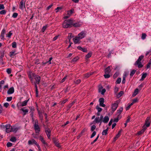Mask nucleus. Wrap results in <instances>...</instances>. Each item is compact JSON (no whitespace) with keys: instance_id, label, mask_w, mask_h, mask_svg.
<instances>
[{"instance_id":"ea45409f","label":"nucleus","mask_w":151,"mask_h":151,"mask_svg":"<svg viewBox=\"0 0 151 151\" xmlns=\"http://www.w3.org/2000/svg\"><path fill=\"white\" fill-rule=\"evenodd\" d=\"M120 119V117H119V116L118 115V116L116 118H115L114 119V122H117L119 121V119Z\"/></svg>"},{"instance_id":"aec40b11","label":"nucleus","mask_w":151,"mask_h":151,"mask_svg":"<svg viewBox=\"0 0 151 151\" xmlns=\"http://www.w3.org/2000/svg\"><path fill=\"white\" fill-rule=\"evenodd\" d=\"M111 71V70L110 69V67L108 66L105 70V73H109Z\"/></svg>"},{"instance_id":"6e6d98bb","label":"nucleus","mask_w":151,"mask_h":151,"mask_svg":"<svg viewBox=\"0 0 151 151\" xmlns=\"http://www.w3.org/2000/svg\"><path fill=\"white\" fill-rule=\"evenodd\" d=\"M47 28V26H43V27H42V31L43 32H44L45 31V29H46Z\"/></svg>"},{"instance_id":"f8f14e48","label":"nucleus","mask_w":151,"mask_h":151,"mask_svg":"<svg viewBox=\"0 0 151 151\" xmlns=\"http://www.w3.org/2000/svg\"><path fill=\"white\" fill-rule=\"evenodd\" d=\"M53 142L55 145L58 147L60 148V143H58V140L56 139H53Z\"/></svg>"},{"instance_id":"a878e982","label":"nucleus","mask_w":151,"mask_h":151,"mask_svg":"<svg viewBox=\"0 0 151 151\" xmlns=\"http://www.w3.org/2000/svg\"><path fill=\"white\" fill-rule=\"evenodd\" d=\"M139 91V90L138 88H136L134 91V93L132 94V96H134L136 95L138 93Z\"/></svg>"},{"instance_id":"6e6552de","label":"nucleus","mask_w":151,"mask_h":151,"mask_svg":"<svg viewBox=\"0 0 151 151\" xmlns=\"http://www.w3.org/2000/svg\"><path fill=\"white\" fill-rule=\"evenodd\" d=\"M150 117H147L145 121V124L144 125L143 127H145V126H146L147 127H149L150 125Z\"/></svg>"},{"instance_id":"f3484780","label":"nucleus","mask_w":151,"mask_h":151,"mask_svg":"<svg viewBox=\"0 0 151 151\" xmlns=\"http://www.w3.org/2000/svg\"><path fill=\"white\" fill-rule=\"evenodd\" d=\"M28 143L29 145L35 144L36 145L38 144L37 142H36L35 140L34 139H32L31 140H29L28 142Z\"/></svg>"},{"instance_id":"8fccbe9b","label":"nucleus","mask_w":151,"mask_h":151,"mask_svg":"<svg viewBox=\"0 0 151 151\" xmlns=\"http://www.w3.org/2000/svg\"><path fill=\"white\" fill-rule=\"evenodd\" d=\"M99 137V134L97 136V137L96 138V139L94 140L93 142H92L91 143V144H93L94 142H96V141L98 139Z\"/></svg>"},{"instance_id":"37998d69","label":"nucleus","mask_w":151,"mask_h":151,"mask_svg":"<svg viewBox=\"0 0 151 151\" xmlns=\"http://www.w3.org/2000/svg\"><path fill=\"white\" fill-rule=\"evenodd\" d=\"M15 53V51L10 52L9 53L10 57H12L14 55Z\"/></svg>"},{"instance_id":"69168bd1","label":"nucleus","mask_w":151,"mask_h":151,"mask_svg":"<svg viewBox=\"0 0 151 151\" xmlns=\"http://www.w3.org/2000/svg\"><path fill=\"white\" fill-rule=\"evenodd\" d=\"M62 9V8L60 7H58L56 9V10H57L56 12H57L61 10Z\"/></svg>"},{"instance_id":"0eeeda50","label":"nucleus","mask_w":151,"mask_h":151,"mask_svg":"<svg viewBox=\"0 0 151 151\" xmlns=\"http://www.w3.org/2000/svg\"><path fill=\"white\" fill-rule=\"evenodd\" d=\"M86 35L85 32L82 31L78 34L77 36L79 38V39L81 40L85 37Z\"/></svg>"},{"instance_id":"79ce46f5","label":"nucleus","mask_w":151,"mask_h":151,"mask_svg":"<svg viewBox=\"0 0 151 151\" xmlns=\"http://www.w3.org/2000/svg\"><path fill=\"white\" fill-rule=\"evenodd\" d=\"M12 34V33L10 31L8 34H6V37L9 38H10Z\"/></svg>"},{"instance_id":"338daca9","label":"nucleus","mask_w":151,"mask_h":151,"mask_svg":"<svg viewBox=\"0 0 151 151\" xmlns=\"http://www.w3.org/2000/svg\"><path fill=\"white\" fill-rule=\"evenodd\" d=\"M112 122H113V119H111L110 120V121H109V124H108V125L109 126H110V125H111L112 124Z\"/></svg>"},{"instance_id":"bb28decb","label":"nucleus","mask_w":151,"mask_h":151,"mask_svg":"<svg viewBox=\"0 0 151 151\" xmlns=\"http://www.w3.org/2000/svg\"><path fill=\"white\" fill-rule=\"evenodd\" d=\"M92 74L91 73H87L84 75V78H87Z\"/></svg>"},{"instance_id":"4c0bfd02","label":"nucleus","mask_w":151,"mask_h":151,"mask_svg":"<svg viewBox=\"0 0 151 151\" xmlns=\"http://www.w3.org/2000/svg\"><path fill=\"white\" fill-rule=\"evenodd\" d=\"M21 110L24 113V115H25L26 113H27L28 111V110L27 109H21Z\"/></svg>"},{"instance_id":"ddd939ff","label":"nucleus","mask_w":151,"mask_h":151,"mask_svg":"<svg viewBox=\"0 0 151 151\" xmlns=\"http://www.w3.org/2000/svg\"><path fill=\"white\" fill-rule=\"evenodd\" d=\"M35 79L36 81V83L37 84H39L40 80V77L38 75H36L35 76Z\"/></svg>"},{"instance_id":"e433bc0d","label":"nucleus","mask_w":151,"mask_h":151,"mask_svg":"<svg viewBox=\"0 0 151 151\" xmlns=\"http://www.w3.org/2000/svg\"><path fill=\"white\" fill-rule=\"evenodd\" d=\"M79 59L78 57L73 58L72 60V62H76Z\"/></svg>"},{"instance_id":"393cba45","label":"nucleus","mask_w":151,"mask_h":151,"mask_svg":"<svg viewBox=\"0 0 151 151\" xmlns=\"http://www.w3.org/2000/svg\"><path fill=\"white\" fill-rule=\"evenodd\" d=\"M108 128H107L106 129L103 130L102 132V134L103 135H106L107 134L108 131Z\"/></svg>"},{"instance_id":"5fc2aeb1","label":"nucleus","mask_w":151,"mask_h":151,"mask_svg":"<svg viewBox=\"0 0 151 151\" xmlns=\"http://www.w3.org/2000/svg\"><path fill=\"white\" fill-rule=\"evenodd\" d=\"M12 97H8L7 98L6 101H11L12 99Z\"/></svg>"},{"instance_id":"72a5a7b5","label":"nucleus","mask_w":151,"mask_h":151,"mask_svg":"<svg viewBox=\"0 0 151 151\" xmlns=\"http://www.w3.org/2000/svg\"><path fill=\"white\" fill-rule=\"evenodd\" d=\"M104 76L106 78H109L110 77V75L109 73H105V74L104 75Z\"/></svg>"},{"instance_id":"20e7f679","label":"nucleus","mask_w":151,"mask_h":151,"mask_svg":"<svg viewBox=\"0 0 151 151\" xmlns=\"http://www.w3.org/2000/svg\"><path fill=\"white\" fill-rule=\"evenodd\" d=\"M144 57V56L142 55H141L139 56L138 60L136 61L134 64L135 65H137L138 67L139 68H141L143 66V65H142L141 61L143 58Z\"/></svg>"},{"instance_id":"4d7b16f0","label":"nucleus","mask_w":151,"mask_h":151,"mask_svg":"<svg viewBox=\"0 0 151 151\" xmlns=\"http://www.w3.org/2000/svg\"><path fill=\"white\" fill-rule=\"evenodd\" d=\"M6 145L7 147H9L12 146V144L11 142H8L7 143Z\"/></svg>"},{"instance_id":"c85d7f7f","label":"nucleus","mask_w":151,"mask_h":151,"mask_svg":"<svg viewBox=\"0 0 151 151\" xmlns=\"http://www.w3.org/2000/svg\"><path fill=\"white\" fill-rule=\"evenodd\" d=\"M73 11L74 10L73 9H72L70 10L69 11H68L67 14L68 15H69L70 16L73 13Z\"/></svg>"},{"instance_id":"0e129e2a","label":"nucleus","mask_w":151,"mask_h":151,"mask_svg":"<svg viewBox=\"0 0 151 151\" xmlns=\"http://www.w3.org/2000/svg\"><path fill=\"white\" fill-rule=\"evenodd\" d=\"M67 77V76H65L63 78L61 82L63 83V82H64L65 81V79H66Z\"/></svg>"},{"instance_id":"1a4fd4ad","label":"nucleus","mask_w":151,"mask_h":151,"mask_svg":"<svg viewBox=\"0 0 151 151\" xmlns=\"http://www.w3.org/2000/svg\"><path fill=\"white\" fill-rule=\"evenodd\" d=\"M34 129L35 130V132L37 134V135L39 133V132L40 131V128L38 125H34Z\"/></svg>"},{"instance_id":"f704fd0d","label":"nucleus","mask_w":151,"mask_h":151,"mask_svg":"<svg viewBox=\"0 0 151 151\" xmlns=\"http://www.w3.org/2000/svg\"><path fill=\"white\" fill-rule=\"evenodd\" d=\"M12 47L14 48H16L17 47V44L16 42H14L12 43Z\"/></svg>"},{"instance_id":"473e14b6","label":"nucleus","mask_w":151,"mask_h":151,"mask_svg":"<svg viewBox=\"0 0 151 151\" xmlns=\"http://www.w3.org/2000/svg\"><path fill=\"white\" fill-rule=\"evenodd\" d=\"M124 92L123 91H120L118 94L117 95V96L118 98L120 97L122 95H123Z\"/></svg>"},{"instance_id":"49530a36","label":"nucleus","mask_w":151,"mask_h":151,"mask_svg":"<svg viewBox=\"0 0 151 151\" xmlns=\"http://www.w3.org/2000/svg\"><path fill=\"white\" fill-rule=\"evenodd\" d=\"M121 81V78H119L117 80V81H116V83L117 84H119L120 83Z\"/></svg>"},{"instance_id":"f257e3e1","label":"nucleus","mask_w":151,"mask_h":151,"mask_svg":"<svg viewBox=\"0 0 151 151\" xmlns=\"http://www.w3.org/2000/svg\"><path fill=\"white\" fill-rule=\"evenodd\" d=\"M74 22V20L72 19L66 20L63 23V27L65 28L71 27L73 26Z\"/></svg>"},{"instance_id":"5701e85b","label":"nucleus","mask_w":151,"mask_h":151,"mask_svg":"<svg viewBox=\"0 0 151 151\" xmlns=\"http://www.w3.org/2000/svg\"><path fill=\"white\" fill-rule=\"evenodd\" d=\"M123 108L122 107H120L119 109L117 110V114L118 116H119L121 112L122 111Z\"/></svg>"},{"instance_id":"680f3d73","label":"nucleus","mask_w":151,"mask_h":151,"mask_svg":"<svg viewBox=\"0 0 151 151\" xmlns=\"http://www.w3.org/2000/svg\"><path fill=\"white\" fill-rule=\"evenodd\" d=\"M9 106V104L8 103H5L4 104V106L7 108Z\"/></svg>"},{"instance_id":"b1692460","label":"nucleus","mask_w":151,"mask_h":151,"mask_svg":"<svg viewBox=\"0 0 151 151\" xmlns=\"http://www.w3.org/2000/svg\"><path fill=\"white\" fill-rule=\"evenodd\" d=\"M29 100V99H28V100H27L24 101L22 103V104H21V106H25L26 105L27 103L28 102Z\"/></svg>"},{"instance_id":"e2e57ef3","label":"nucleus","mask_w":151,"mask_h":151,"mask_svg":"<svg viewBox=\"0 0 151 151\" xmlns=\"http://www.w3.org/2000/svg\"><path fill=\"white\" fill-rule=\"evenodd\" d=\"M106 90L104 88V89H102V91H101V94H104V93H105V92H106Z\"/></svg>"},{"instance_id":"a19ab883","label":"nucleus","mask_w":151,"mask_h":151,"mask_svg":"<svg viewBox=\"0 0 151 151\" xmlns=\"http://www.w3.org/2000/svg\"><path fill=\"white\" fill-rule=\"evenodd\" d=\"M92 53L91 52H89L87 54L86 56V58H90L91 55H92Z\"/></svg>"},{"instance_id":"774afa93","label":"nucleus","mask_w":151,"mask_h":151,"mask_svg":"<svg viewBox=\"0 0 151 151\" xmlns=\"http://www.w3.org/2000/svg\"><path fill=\"white\" fill-rule=\"evenodd\" d=\"M69 123V122L68 121H67L66 123H65L64 124H63L62 125V127H64L66 126L67 124H68Z\"/></svg>"},{"instance_id":"c756f323","label":"nucleus","mask_w":151,"mask_h":151,"mask_svg":"<svg viewBox=\"0 0 151 151\" xmlns=\"http://www.w3.org/2000/svg\"><path fill=\"white\" fill-rule=\"evenodd\" d=\"M147 73H144L143 74L142 78L141 79H140L141 80H143L147 76Z\"/></svg>"},{"instance_id":"13d9d810","label":"nucleus","mask_w":151,"mask_h":151,"mask_svg":"<svg viewBox=\"0 0 151 151\" xmlns=\"http://www.w3.org/2000/svg\"><path fill=\"white\" fill-rule=\"evenodd\" d=\"M4 9V7L3 4H0V10L3 9Z\"/></svg>"},{"instance_id":"bf43d9fd","label":"nucleus","mask_w":151,"mask_h":151,"mask_svg":"<svg viewBox=\"0 0 151 151\" xmlns=\"http://www.w3.org/2000/svg\"><path fill=\"white\" fill-rule=\"evenodd\" d=\"M6 72L8 74H10L11 72V69L10 68H8L6 70Z\"/></svg>"},{"instance_id":"58836bf2","label":"nucleus","mask_w":151,"mask_h":151,"mask_svg":"<svg viewBox=\"0 0 151 151\" xmlns=\"http://www.w3.org/2000/svg\"><path fill=\"white\" fill-rule=\"evenodd\" d=\"M146 36V35L145 34L143 33L142 34L141 38L142 40H144L145 39Z\"/></svg>"},{"instance_id":"9d476101","label":"nucleus","mask_w":151,"mask_h":151,"mask_svg":"<svg viewBox=\"0 0 151 151\" xmlns=\"http://www.w3.org/2000/svg\"><path fill=\"white\" fill-rule=\"evenodd\" d=\"M80 39H79V38L77 36L73 39V40L75 44L79 43H80Z\"/></svg>"},{"instance_id":"f03ea898","label":"nucleus","mask_w":151,"mask_h":151,"mask_svg":"<svg viewBox=\"0 0 151 151\" xmlns=\"http://www.w3.org/2000/svg\"><path fill=\"white\" fill-rule=\"evenodd\" d=\"M1 129L5 130L6 132L7 133L11 132L12 126L10 124H7L5 125L1 124Z\"/></svg>"},{"instance_id":"7ed1b4c3","label":"nucleus","mask_w":151,"mask_h":151,"mask_svg":"<svg viewBox=\"0 0 151 151\" xmlns=\"http://www.w3.org/2000/svg\"><path fill=\"white\" fill-rule=\"evenodd\" d=\"M103 118V116L102 115H101L100 117L99 116L96 117L93 121V123L91 124L100 123L99 125H100L102 122V120Z\"/></svg>"},{"instance_id":"6ab92c4d","label":"nucleus","mask_w":151,"mask_h":151,"mask_svg":"<svg viewBox=\"0 0 151 151\" xmlns=\"http://www.w3.org/2000/svg\"><path fill=\"white\" fill-rule=\"evenodd\" d=\"M77 48L80 50H81L82 51L84 52H86L87 51V50L85 48H83L81 47V46H79L77 47Z\"/></svg>"},{"instance_id":"09e8293b","label":"nucleus","mask_w":151,"mask_h":151,"mask_svg":"<svg viewBox=\"0 0 151 151\" xmlns=\"http://www.w3.org/2000/svg\"><path fill=\"white\" fill-rule=\"evenodd\" d=\"M6 13V11L3 10L0 11V14H4Z\"/></svg>"},{"instance_id":"a18cd8bd","label":"nucleus","mask_w":151,"mask_h":151,"mask_svg":"<svg viewBox=\"0 0 151 151\" xmlns=\"http://www.w3.org/2000/svg\"><path fill=\"white\" fill-rule=\"evenodd\" d=\"M151 65V59L150 60L149 62L147 65V68H150Z\"/></svg>"},{"instance_id":"dca6fc26","label":"nucleus","mask_w":151,"mask_h":151,"mask_svg":"<svg viewBox=\"0 0 151 151\" xmlns=\"http://www.w3.org/2000/svg\"><path fill=\"white\" fill-rule=\"evenodd\" d=\"M82 25L81 22H78L74 24L73 23V26L75 27H81Z\"/></svg>"},{"instance_id":"4be33fe9","label":"nucleus","mask_w":151,"mask_h":151,"mask_svg":"<svg viewBox=\"0 0 151 151\" xmlns=\"http://www.w3.org/2000/svg\"><path fill=\"white\" fill-rule=\"evenodd\" d=\"M40 139L42 142V143L44 144L45 145H47V144L46 142H45V140H44L43 138L41 136H40Z\"/></svg>"},{"instance_id":"9b49d317","label":"nucleus","mask_w":151,"mask_h":151,"mask_svg":"<svg viewBox=\"0 0 151 151\" xmlns=\"http://www.w3.org/2000/svg\"><path fill=\"white\" fill-rule=\"evenodd\" d=\"M99 105L100 106L103 107H105V104H104V99L103 98H100L99 99Z\"/></svg>"},{"instance_id":"052dcab7","label":"nucleus","mask_w":151,"mask_h":151,"mask_svg":"<svg viewBox=\"0 0 151 151\" xmlns=\"http://www.w3.org/2000/svg\"><path fill=\"white\" fill-rule=\"evenodd\" d=\"M81 81L80 79H78L75 81V83L76 84H78L81 82Z\"/></svg>"},{"instance_id":"412c9836","label":"nucleus","mask_w":151,"mask_h":151,"mask_svg":"<svg viewBox=\"0 0 151 151\" xmlns=\"http://www.w3.org/2000/svg\"><path fill=\"white\" fill-rule=\"evenodd\" d=\"M19 129L18 128L15 127H12L11 128V132H16Z\"/></svg>"},{"instance_id":"7c9ffc66","label":"nucleus","mask_w":151,"mask_h":151,"mask_svg":"<svg viewBox=\"0 0 151 151\" xmlns=\"http://www.w3.org/2000/svg\"><path fill=\"white\" fill-rule=\"evenodd\" d=\"M10 140L13 142H15L16 141V139L15 137H12L11 138Z\"/></svg>"},{"instance_id":"c9c22d12","label":"nucleus","mask_w":151,"mask_h":151,"mask_svg":"<svg viewBox=\"0 0 151 151\" xmlns=\"http://www.w3.org/2000/svg\"><path fill=\"white\" fill-rule=\"evenodd\" d=\"M75 101H73L72 103H71V104H69L68 106V109H69L73 105V104L75 103Z\"/></svg>"},{"instance_id":"a211bd4d","label":"nucleus","mask_w":151,"mask_h":151,"mask_svg":"<svg viewBox=\"0 0 151 151\" xmlns=\"http://www.w3.org/2000/svg\"><path fill=\"white\" fill-rule=\"evenodd\" d=\"M14 92V89L13 87L10 88L8 91L7 93L9 94H11L13 93Z\"/></svg>"},{"instance_id":"39448f33","label":"nucleus","mask_w":151,"mask_h":151,"mask_svg":"<svg viewBox=\"0 0 151 151\" xmlns=\"http://www.w3.org/2000/svg\"><path fill=\"white\" fill-rule=\"evenodd\" d=\"M119 101H116L113 104L111 105V109L112 111L113 112L116 109L119 104Z\"/></svg>"},{"instance_id":"2f4dec72","label":"nucleus","mask_w":151,"mask_h":151,"mask_svg":"<svg viewBox=\"0 0 151 151\" xmlns=\"http://www.w3.org/2000/svg\"><path fill=\"white\" fill-rule=\"evenodd\" d=\"M136 70H133L131 71L130 74V76H132L136 72Z\"/></svg>"},{"instance_id":"603ef678","label":"nucleus","mask_w":151,"mask_h":151,"mask_svg":"<svg viewBox=\"0 0 151 151\" xmlns=\"http://www.w3.org/2000/svg\"><path fill=\"white\" fill-rule=\"evenodd\" d=\"M52 57H51V58H50L49 59V60L46 63H44V64H46L47 63H49V64H51V61L52 60Z\"/></svg>"},{"instance_id":"864d4df0","label":"nucleus","mask_w":151,"mask_h":151,"mask_svg":"<svg viewBox=\"0 0 151 151\" xmlns=\"http://www.w3.org/2000/svg\"><path fill=\"white\" fill-rule=\"evenodd\" d=\"M18 16V14L17 13H14L12 15V17L14 18H16Z\"/></svg>"},{"instance_id":"c03bdc74","label":"nucleus","mask_w":151,"mask_h":151,"mask_svg":"<svg viewBox=\"0 0 151 151\" xmlns=\"http://www.w3.org/2000/svg\"><path fill=\"white\" fill-rule=\"evenodd\" d=\"M96 126L95 125H93L91 127V131L92 132L93 131L96 129Z\"/></svg>"},{"instance_id":"de8ad7c7","label":"nucleus","mask_w":151,"mask_h":151,"mask_svg":"<svg viewBox=\"0 0 151 151\" xmlns=\"http://www.w3.org/2000/svg\"><path fill=\"white\" fill-rule=\"evenodd\" d=\"M96 108L97 109L99 112H100L102 110V108L99 107L98 106H97Z\"/></svg>"},{"instance_id":"cd10ccee","label":"nucleus","mask_w":151,"mask_h":151,"mask_svg":"<svg viewBox=\"0 0 151 151\" xmlns=\"http://www.w3.org/2000/svg\"><path fill=\"white\" fill-rule=\"evenodd\" d=\"M146 129V127H143V129H142V130H141L138 133V135H140L141 134H142V133H143L145 132V131Z\"/></svg>"},{"instance_id":"3c124183","label":"nucleus","mask_w":151,"mask_h":151,"mask_svg":"<svg viewBox=\"0 0 151 151\" xmlns=\"http://www.w3.org/2000/svg\"><path fill=\"white\" fill-rule=\"evenodd\" d=\"M96 132L95 131H94L93 132L92 135L91 136V138L93 137L96 134Z\"/></svg>"},{"instance_id":"4468645a","label":"nucleus","mask_w":151,"mask_h":151,"mask_svg":"<svg viewBox=\"0 0 151 151\" xmlns=\"http://www.w3.org/2000/svg\"><path fill=\"white\" fill-rule=\"evenodd\" d=\"M45 132L48 138L49 139H50L51 132L50 130L49 129H45Z\"/></svg>"},{"instance_id":"2eb2a0df","label":"nucleus","mask_w":151,"mask_h":151,"mask_svg":"<svg viewBox=\"0 0 151 151\" xmlns=\"http://www.w3.org/2000/svg\"><path fill=\"white\" fill-rule=\"evenodd\" d=\"M109 120V118L108 116H105L103 118L102 120V122L104 123H107L108 122Z\"/></svg>"},{"instance_id":"423d86ee","label":"nucleus","mask_w":151,"mask_h":151,"mask_svg":"<svg viewBox=\"0 0 151 151\" xmlns=\"http://www.w3.org/2000/svg\"><path fill=\"white\" fill-rule=\"evenodd\" d=\"M26 0H22L20 2L19 5V8L22 10H23L25 8Z\"/></svg>"}]
</instances>
